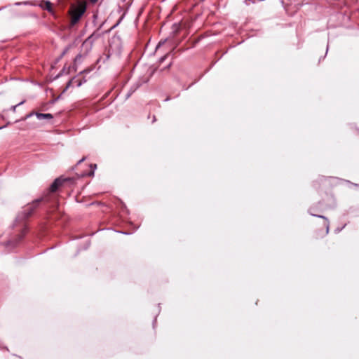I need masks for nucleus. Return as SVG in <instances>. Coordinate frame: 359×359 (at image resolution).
Segmentation results:
<instances>
[{
  "mask_svg": "<svg viewBox=\"0 0 359 359\" xmlns=\"http://www.w3.org/2000/svg\"><path fill=\"white\" fill-rule=\"evenodd\" d=\"M41 201V199H37L33 201L31 204L27 205L25 210L18 215L16 222L22 221L30 217L39 205Z\"/></svg>",
  "mask_w": 359,
  "mask_h": 359,
  "instance_id": "f257e3e1",
  "label": "nucleus"
},
{
  "mask_svg": "<svg viewBox=\"0 0 359 359\" xmlns=\"http://www.w3.org/2000/svg\"><path fill=\"white\" fill-rule=\"evenodd\" d=\"M86 11V6L84 5H79L71 9L70 15H71V25H76L83 15Z\"/></svg>",
  "mask_w": 359,
  "mask_h": 359,
  "instance_id": "f03ea898",
  "label": "nucleus"
},
{
  "mask_svg": "<svg viewBox=\"0 0 359 359\" xmlns=\"http://www.w3.org/2000/svg\"><path fill=\"white\" fill-rule=\"evenodd\" d=\"M26 232H27V228H26L25 225H24L23 228L21 229L20 233H19L16 236L15 240L8 241L6 243V246L8 248L14 247L18 243H19L22 240L23 236L25 235Z\"/></svg>",
  "mask_w": 359,
  "mask_h": 359,
  "instance_id": "7ed1b4c3",
  "label": "nucleus"
},
{
  "mask_svg": "<svg viewBox=\"0 0 359 359\" xmlns=\"http://www.w3.org/2000/svg\"><path fill=\"white\" fill-rule=\"evenodd\" d=\"M64 180H62L60 178L56 179L50 185V191L51 192H55L57 190V189L62 186Z\"/></svg>",
  "mask_w": 359,
  "mask_h": 359,
  "instance_id": "20e7f679",
  "label": "nucleus"
},
{
  "mask_svg": "<svg viewBox=\"0 0 359 359\" xmlns=\"http://www.w3.org/2000/svg\"><path fill=\"white\" fill-rule=\"evenodd\" d=\"M35 116L39 120L41 119H48L50 120L53 118V115L51 114L47 113V114H43L39 112H36Z\"/></svg>",
  "mask_w": 359,
  "mask_h": 359,
  "instance_id": "39448f33",
  "label": "nucleus"
},
{
  "mask_svg": "<svg viewBox=\"0 0 359 359\" xmlns=\"http://www.w3.org/2000/svg\"><path fill=\"white\" fill-rule=\"evenodd\" d=\"M40 6L42 8L47 10L50 13L53 12L52 4L50 1H43Z\"/></svg>",
  "mask_w": 359,
  "mask_h": 359,
  "instance_id": "423d86ee",
  "label": "nucleus"
},
{
  "mask_svg": "<svg viewBox=\"0 0 359 359\" xmlns=\"http://www.w3.org/2000/svg\"><path fill=\"white\" fill-rule=\"evenodd\" d=\"M93 43V36L91 35L89 37H88L84 42L83 43V46H90V48H91L92 45Z\"/></svg>",
  "mask_w": 359,
  "mask_h": 359,
  "instance_id": "0eeeda50",
  "label": "nucleus"
},
{
  "mask_svg": "<svg viewBox=\"0 0 359 359\" xmlns=\"http://www.w3.org/2000/svg\"><path fill=\"white\" fill-rule=\"evenodd\" d=\"M34 114H35V113H34V112H30V113H29L28 114H27V115L25 116V118H24V119H25V120H26V119H27V118H30L31 116H32Z\"/></svg>",
  "mask_w": 359,
  "mask_h": 359,
  "instance_id": "6e6552de",
  "label": "nucleus"
},
{
  "mask_svg": "<svg viewBox=\"0 0 359 359\" xmlns=\"http://www.w3.org/2000/svg\"><path fill=\"white\" fill-rule=\"evenodd\" d=\"M85 160V158H83L82 159H81L78 163H81V162H83V161Z\"/></svg>",
  "mask_w": 359,
  "mask_h": 359,
  "instance_id": "1a4fd4ad",
  "label": "nucleus"
},
{
  "mask_svg": "<svg viewBox=\"0 0 359 359\" xmlns=\"http://www.w3.org/2000/svg\"><path fill=\"white\" fill-rule=\"evenodd\" d=\"M92 3H95L97 2L98 0H90Z\"/></svg>",
  "mask_w": 359,
  "mask_h": 359,
  "instance_id": "9d476101",
  "label": "nucleus"
},
{
  "mask_svg": "<svg viewBox=\"0 0 359 359\" xmlns=\"http://www.w3.org/2000/svg\"><path fill=\"white\" fill-rule=\"evenodd\" d=\"M81 85V81H79V82L78 83V84H77V86H80Z\"/></svg>",
  "mask_w": 359,
  "mask_h": 359,
  "instance_id": "9b49d317",
  "label": "nucleus"
},
{
  "mask_svg": "<svg viewBox=\"0 0 359 359\" xmlns=\"http://www.w3.org/2000/svg\"><path fill=\"white\" fill-rule=\"evenodd\" d=\"M316 217H321V218H325L323 216H321V215H316Z\"/></svg>",
  "mask_w": 359,
  "mask_h": 359,
  "instance_id": "f8f14e48",
  "label": "nucleus"
},
{
  "mask_svg": "<svg viewBox=\"0 0 359 359\" xmlns=\"http://www.w3.org/2000/svg\"><path fill=\"white\" fill-rule=\"evenodd\" d=\"M155 121H156V117H155V116H154V118H153V122H154Z\"/></svg>",
  "mask_w": 359,
  "mask_h": 359,
  "instance_id": "ddd939ff",
  "label": "nucleus"
}]
</instances>
